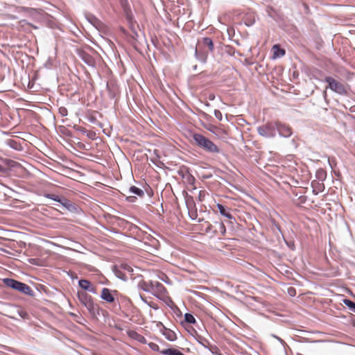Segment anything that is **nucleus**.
<instances>
[{"label": "nucleus", "instance_id": "nucleus-1", "mask_svg": "<svg viewBox=\"0 0 355 355\" xmlns=\"http://www.w3.org/2000/svg\"><path fill=\"white\" fill-rule=\"evenodd\" d=\"M193 139L198 146L209 153H218L220 152V149L216 145L200 134H194Z\"/></svg>", "mask_w": 355, "mask_h": 355}, {"label": "nucleus", "instance_id": "nucleus-2", "mask_svg": "<svg viewBox=\"0 0 355 355\" xmlns=\"http://www.w3.org/2000/svg\"><path fill=\"white\" fill-rule=\"evenodd\" d=\"M3 282L9 288L20 291L21 293L29 296L33 295V291L31 288L24 283L8 278L4 279Z\"/></svg>", "mask_w": 355, "mask_h": 355}, {"label": "nucleus", "instance_id": "nucleus-3", "mask_svg": "<svg viewBox=\"0 0 355 355\" xmlns=\"http://www.w3.org/2000/svg\"><path fill=\"white\" fill-rule=\"evenodd\" d=\"M325 82L328 83V88L340 94L345 95L347 91L345 86L331 77H326Z\"/></svg>", "mask_w": 355, "mask_h": 355}, {"label": "nucleus", "instance_id": "nucleus-4", "mask_svg": "<svg viewBox=\"0 0 355 355\" xmlns=\"http://www.w3.org/2000/svg\"><path fill=\"white\" fill-rule=\"evenodd\" d=\"M258 133L264 137H274L276 135L275 122H269L257 128Z\"/></svg>", "mask_w": 355, "mask_h": 355}, {"label": "nucleus", "instance_id": "nucleus-5", "mask_svg": "<svg viewBox=\"0 0 355 355\" xmlns=\"http://www.w3.org/2000/svg\"><path fill=\"white\" fill-rule=\"evenodd\" d=\"M78 297L80 302L88 309L89 311L92 312L94 311L95 304L93 302L92 296L89 295L84 291H78Z\"/></svg>", "mask_w": 355, "mask_h": 355}, {"label": "nucleus", "instance_id": "nucleus-6", "mask_svg": "<svg viewBox=\"0 0 355 355\" xmlns=\"http://www.w3.org/2000/svg\"><path fill=\"white\" fill-rule=\"evenodd\" d=\"M276 129L279 135L284 137H288L292 134L291 129L288 125L278 121L275 122V130Z\"/></svg>", "mask_w": 355, "mask_h": 355}, {"label": "nucleus", "instance_id": "nucleus-7", "mask_svg": "<svg viewBox=\"0 0 355 355\" xmlns=\"http://www.w3.org/2000/svg\"><path fill=\"white\" fill-rule=\"evenodd\" d=\"M78 285H79L80 287H81L85 291H89V292H91L92 293H96L95 288L87 279H80L78 282Z\"/></svg>", "mask_w": 355, "mask_h": 355}, {"label": "nucleus", "instance_id": "nucleus-8", "mask_svg": "<svg viewBox=\"0 0 355 355\" xmlns=\"http://www.w3.org/2000/svg\"><path fill=\"white\" fill-rule=\"evenodd\" d=\"M101 297L107 302H112L114 300V297L111 293L110 289L103 288L101 292Z\"/></svg>", "mask_w": 355, "mask_h": 355}, {"label": "nucleus", "instance_id": "nucleus-9", "mask_svg": "<svg viewBox=\"0 0 355 355\" xmlns=\"http://www.w3.org/2000/svg\"><path fill=\"white\" fill-rule=\"evenodd\" d=\"M217 207H218V209L219 210V212L220 213L221 215H223V216L227 218L230 220H235L234 218L230 214V212L228 209L225 208L223 205H222L220 204H218L217 205Z\"/></svg>", "mask_w": 355, "mask_h": 355}, {"label": "nucleus", "instance_id": "nucleus-10", "mask_svg": "<svg viewBox=\"0 0 355 355\" xmlns=\"http://www.w3.org/2000/svg\"><path fill=\"white\" fill-rule=\"evenodd\" d=\"M273 55L272 58L276 59L277 58H281L285 55V51L281 48H279V45L275 44L272 46Z\"/></svg>", "mask_w": 355, "mask_h": 355}, {"label": "nucleus", "instance_id": "nucleus-11", "mask_svg": "<svg viewBox=\"0 0 355 355\" xmlns=\"http://www.w3.org/2000/svg\"><path fill=\"white\" fill-rule=\"evenodd\" d=\"M128 193H130V194H135V195H137V196H140V197L144 196V191L142 189H139V188H137L135 186H132V187H130L129 188Z\"/></svg>", "mask_w": 355, "mask_h": 355}, {"label": "nucleus", "instance_id": "nucleus-12", "mask_svg": "<svg viewBox=\"0 0 355 355\" xmlns=\"http://www.w3.org/2000/svg\"><path fill=\"white\" fill-rule=\"evenodd\" d=\"M46 196V198H48L49 199H52L55 201L62 203L64 206H66L68 202V200L67 199L60 198L58 196L55 195V194H47Z\"/></svg>", "mask_w": 355, "mask_h": 355}, {"label": "nucleus", "instance_id": "nucleus-13", "mask_svg": "<svg viewBox=\"0 0 355 355\" xmlns=\"http://www.w3.org/2000/svg\"><path fill=\"white\" fill-rule=\"evenodd\" d=\"M163 334L164 335L165 338L170 341L176 340L175 334L170 329H165Z\"/></svg>", "mask_w": 355, "mask_h": 355}, {"label": "nucleus", "instance_id": "nucleus-14", "mask_svg": "<svg viewBox=\"0 0 355 355\" xmlns=\"http://www.w3.org/2000/svg\"><path fill=\"white\" fill-rule=\"evenodd\" d=\"M202 44L205 47L207 46L210 51H212L214 49V44L212 40L209 37H205L202 40Z\"/></svg>", "mask_w": 355, "mask_h": 355}, {"label": "nucleus", "instance_id": "nucleus-15", "mask_svg": "<svg viewBox=\"0 0 355 355\" xmlns=\"http://www.w3.org/2000/svg\"><path fill=\"white\" fill-rule=\"evenodd\" d=\"M162 354L165 355H181L182 352L175 349H166L162 351Z\"/></svg>", "mask_w": 355, "mask_h": 355}, {"label": "nucleus", "instance_id": "nucleus-16", "mask_svg": "<svg viewBox=\"0 0 355 355\" xmlns=\"http://www.w3.org/2000/svg\"><path fill=\"white\" fill-rule=\"evenodd\" d=\"M140 285H141V288L146 292H152L153 286H154V284H153V282H150V285L148 284L146 282H143Z\"/></svg>", "mask_w": 355, "mask_h": 355}, {"label": "nucleus", "instance_id": "nucleus-17", "mask_svg": "<svg viewBox=\"0 0 355 355\" xmlns=\"http://www.w3.org/2000/svg\"><path fill=\"white\" fill-rule=\"evenodd\" d=\"M184 320L187 322L189 324H194L196 322L195 318L191 313H186L184 315Z\"/></svg>", "mask_w": 355, "mask_h": 355}, {"label": "nucleus", "instance_id": "nucleus-18", "mask_svg": "<svg viewBox=\"0 0 355 355\" xmlns=\"http://www.w3.org/2000/svg\"><path fill=\"white\" fill-rule=\"evenodd\" d=\"M344 304L348 306L351 310L355 312V303H354L352 301L349 300H344L343 301Z\"/></svg>", "mask_w": 355, "mask_h": 355}, {"label": "nucleus", "instance_id": "nucleus-19", "mask_svg": "<svg viewBox=\"0 0 355 355\" xmlns=\"http://www.w3.org/2000/svg\"><path fill=\"white\" fill-rule=\"evenodd\" d=\"M131 336H132L134 338L137 339L141 343H144L145 341V338L136 332H133Z\"/></svg>", "mask_w": 355, "mask_h": 355}, {"label": "nucleus", "instance_id": "nucleus-20", "mask_svg": "<svg viewBox=\"0 0 355 355\" xmlns=\"http://www.w3.org/2000/svg\"><path fill=\"white\" fill-rule=\"evenodd\" d=\"M214 116H216V119H218V120L221 121L222 120V118H223V116H222V113L218 110H216L214 111Z\"/></svg>", "mask_w": 355, "mask_h": 355}, {"label": "nucleus", "instance_id": "nucleus-21", "mask_svg": "<svg viewBox=\"0 0 355 355\" xmlns=\"http://www.w3.org/2000/svg\"><path fill=\"white\" fill-rule=\"evenodd\" d=\"M18 314L23 318H26L28 316V313L21 309L17 311Z\"/></svg>", "mask_w": 355, "mask_h": 355}, {"label": "nucleus", "instance_id": "nucleus-22", "mask_svg": "<svg viewBox=\"0 0 355 355\" xmlns=\"http://www.w3.org/2000/svg\"><path fill=\"white\" fill-rule=\"evenodd\" d=\"M136 197L135 196H128L126 197V200L129 202H135V200H136Z\"/></svg>", "mask_w": 355, "mask_h": 355}, {"label": "nucleus", "instance_id": "nucleus-23", "mask_svg": "<svg viewBox=\"0 0 355 355\" xmlns=\"http://www.w3.org/2000/svg\"><path fill=\"white\" fill-rule=\"evenodd\" d=\"M149 346H150V347L152 349H153V350H155V351H157V350H158V349H159L158 345H157V344H155V343H150L149 344Z\"/></svg>", "mask_w": 355, "mask_h": 355}, {"label": "nucleus", "instance_id": "nucleus-24", "mask_svg": "<svg viewBox=\"0 0 355 355\" xmlns=\"http://www.w3.org/2000/svg\"><path fill=\"white\" fill-rule=\"evenodd\" d=\"M155 286L158 288L159 291H162L164 288L163 285L159 282H155Z\"/></svg>", "mask_w": 355, "mask_h": 355}, {"label": "nucleus", "instance_id": "nucleus-25", "mask_svg": "<svg viewBox=\"0 0 355 355\" xmlns=\"http://www.w3.org/2000/svg\"><path fill=\"white\" fill-rule=\"evenodd\" d=\"M220 231H221L222 234H224L225 232V227L223 223L220 224Z\"/></svg>", "mask_w": 355, "mask_h": 355}, {"label": "nucleus", "instance_id": "nucleus-26", "mask_svg": "<svg viewBox=\"0 0 355 355\" xmlns=\"http://www.w3.org/2000/svg\"><path fill=\"white\" fill-rule=\"evenodd\" d=\"M295 289H294L293 288H290L288 289V293H289L291 295L293 296V295H295Z\"/></svg>", "mask_w": 355, "mask_h": 355}, {"label": "nucleus", "instance_id": "nucleus-27", "mask_svg": "<svg viewBox=\"0 0 355 355\" xmlns=\"http://www.w3.org/2000/svg\"><path fill=\"white\" fill-rule=\"evenodd\" d=\"M123 268H124V269H125V270H128V271H129V272L132 271V269L131 268V267H130V266H128V265L124 266H123Z\"/></svg>", "mask_w": 355, "mask_h": 355}, {"label": "nucleus", "instance_id": "nucleus-28", "mask_svg": "<svg viewBox=\"0 0 355 355\" xmlns=\"http://www.w3.org/2000/svg\"><path fill=\"white\" fill-rule=\"evenodd\" d=\"M349 110L352 112H355V105H353L350 108H349Z\"/></svg>", "mask_w": 355, "mask_h": 355}, {"label": "nucleus", "instance_id": "nucleus-29", "mask_svg": "<svg viewBox=\"0 0 355 355\" xmlns=\"http://www.w3.org/2000/svg\"><path fill=\"white\" fill-rule=\"evenodd\" d=\"M96 21H97V19L96 18L92 17V19L91 22L93 23V22Z\"/></svg>", "mask_w": 355, "mask_h": 355}, {"label": "nucleus", "instance_id": "nucleus-30", "mask_svg": "<svg viewBox=\"0 0 355 355\" xmlns=\"http://www.w3.org/2000/svg\"><path fill=\"white\" fill-rule=\"evenodd\" d=\"M60 112H61L63 115H64V114H65V112H66L65 109H64V110H63V111H61V110H60Z\"/></svg>", "mask_w": 355, "mask_h": 355}]
</instances>
